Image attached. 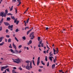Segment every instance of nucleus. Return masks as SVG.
Masks as SVG:
<instances>
[{"instance_id":"obj_1","label":"nucleus","mask_w":73,"mask_h":73,"mask_svg":"<svg viewBox=\"0 0 73 73\" xmlns=\"http://www.w3.org/2000/svg\"><path fill=\"white\" fill-rule=\"evenodd\" d=\"M26 69H28L29 70H31V69H32V62H30V66H29V64H27V66H26Z\"/></svg>"},{"instance_id":"obj_2","label":"nucleus","mask_w":73,"mask_h":73,"mask_svg":"<svg viewBox=\"0 0 73 73\" xmlns=\"http://www.w3.org/2000/svg\"><path fill=\"white\" fill-rule=\"evenodd\" d=\"M12 60L13 61V62H15V63H17V64H19V62H21L19 58H18L17 59H12Z\"/></svg>"},{"instance_id":"obj_3","label":"nucleus","mask_w":73,"mask_h":73,"mask_svg":"<svg viewBox=\"0 0 73 73\" xmlns=\"http://www.w3.org/2000/svg\"><path fill=\"white\" fill-rule=\"evenodd\" d=\"M30 37H31L30 38L31 40H33L35 37V36H34V34L33 33H32L30 35Z\"/></svg>"},{"instance_id":"obj_4","label":"nucleus","mask_w":73,"mask_h":73,"mask_svg":"<svg viewBox=\"0 0 73 73\" xmlns=\"http://www.w3.org/2000/svg\"><path fill=\"white\" fill-rule=\"evenodd\" d=\"M8 67V66H4L1 67V71H3V69H7Z\"/></svg>"},{"instance_id":"obj_5","label":"nucleus","mask_w":73,"mask_h":73,"mask_svg":"<svg viewBox=\"0 0 73 73\" xmlns=\"http://www.w3.org/2000/svg\"><path fill=\"white\" fill-rule=\"evenodd\" d=\"M13 25H12L11 26L9 25V26L8 28L9 29H10L11 31H12L13 30Z\"/></svg>"},{"instance_id":"obj_6","label":"nucleus","mask_w":73,"mask_h":73,"mask_svg":"<svg viewBox=\"0 0 73 73\" xmlns=\"http://www.w3.org/2000/svg\"><path fill=\"white\" fill-rule=\"evenodd\" d=\"M0 16H1L2 17H3L4 16V12H1L0 14Z\"/></svg>"},{"instance_id":"obj_7","label":"nucleus","mask_w":73,"mask_h":73,"mask_svg":"<svg viewBox=\"0 0 73 73\" xmlns=\"http://www.w3.org/2000/svg\"><path fill=\"white\" fill-rule=\"evenodd\" d=\"M4 24L6 25V26H8V25H9V23H8L7 22H4Z\"/></svg>"},{"instance_id":"obj_8","label":"nucleus","mask_w":73,"mask_h":73,"mask_svg":"<svg viewBox=\"0 0 73 73\" xmlns=\"http://www.w3.org/2000/svg\"><path fill=\"white\" fill-rule=\"evenodd\" d=\"M13 46L14 48H15V50H16V46L15 45L14 42L13 43Z\"/></svg>"},{"instance_id":"obj_9","label":"nucleus","mask_w":73,"mask_h":73,"mask_svg":"<svg viewBox=\"0 0 73 73\" xmlns=\"http://www.w3.org/2000/svg\"><path fill=\"white\" fill-rule=\"evenodd\" d=\"M33 29V27H32V29H31L29 31H27V35H28V34H29V33H30V32H31V31H32V29Z\"/></svg>"},{"instance_id":"obj_10","label":"nucleus","mask_w":73,"mask_h":73,"mask_svg":"<svg viewBox=\"0 0 73 73\" xmlns=\"http://www.w3.org/2000/svg\"><path fill=\"white\" fill-rule=\"evenodd\" d=\"M53 50H54V54H56V52H57V51L56 50H55V49L54 48H53Z\"/></svg>"},{"instance_id":"obj_11","label":"nucleus","mask_w":73,"mask_h":73,"mask_svg":"<svg viewBox=\"0 0 73 73\" xmlns=\"http://www.w3.org/2000/svg\"><path fill=\"white\" fill-rule=\"evenodd\" d=\"M10 51H11V52H12V53H15V51H13V50L12 49H10Z\"/></svg>"},{"instance_id":"obj_12","label":"nucleus","mask_w":73,"mask_h":73,"mask_svg":"<svg viewBox=\"0 0 73 73\" xmlns=\"http://www.w3.org/2000/svg\"><path fill=\"white\" fill-rule=\"evenodd\" d=\"M10 20H11V18L8 17L7 18V21H9Z\"/></svg>"},{"instance_id":"obj_13","label":"nucleus","mask_w":73,"mask_h":73,"mask_svg":"<svg viewBox=\"0 0 73 73\" xmlns=\"http://www.w3.org/2000/svg\"><path fill=\"white\" fill-rule=\"evenodd\" d=\"M55 65H56L55 64H53L52 66V68L53 69L55 68Z\"/></svg>"},{"instance_id":"obj_14","label":"nucleus","mask_w":73,"mask_h":73,"mask_svg":"<svg viewBox=\"0 0 73 73\" xmlns=\"http://www.w3.org/2000/svg\"><path fill=\"white\" fill-rule=\"evenodd\" d=\"M49 59L51 62H52V56H49Z\"/></svg>"},{"instance_id":"obj_15","label":"nucleus","mask_w":73,"mask_h":73,"mask_svg":"<svg viewBox=\"0 0 73 73\" xmlns=\"http://www.w3.org/2000/svg\"><path fill=\"white\" fill-rule=\"evenodd\" d=\"M14 52H15V53H16V54H18V53H19V51H18L16 50H15Z\"/></svg>"},{"instance_id":"obj_16","label":"nucleus","mask_w":73,"mask_h":73,"mask_svg":"<svg viewBox=\"0 0 73 73\" xmlns=\"http://www.w3.org/2000/svg\"><path fill=\"white\" fill-rule=\"evenodd\" d=\"M4 19L3 18H2L1 20L0 21V23L1 24V23H2L3 22V20Z\"/></svg>"},{"instance_id":"obj_17","label":"nucleus","mask_w":73,"mask_h":73,"mask_svg":"<svg viewBox=\"0 0 73 73\" xmlns=\"http://www.w3.org/2000/svg\"><path fill=\"white\" fill-rule=\"evenodd\" d=\"M52 52H51L50 53H49L50 56H53V54L52 53Z\"/></svg>"},{"instance_id":"obj_18","label":"nucleus","mask_w":73,"mask_h":73,"mask_svg":"<svg viewBox=\"0 0 73 73\" xmlns=\"http://www.w3.org/2000/svg\"><path fill=\"white\" fill-rule=\"evenodd\" d=\"M13 6H12L11 9V7H9V9H10V11H12V9H13Z\"/></svg>"},{"instance_id":"obj_19","label":"nucleus","mask_w":73,"mask_h":73,"mask_svg":"<svg viewBox=\"0 0 73 73\" xmlns=\"http://www.w3.org/2000/svg\"><path fill=\"white\" fill-rule=\"evenodd\" d=\"M26 63H27V64H29V62H30V61L29 60H27L26 61H25Z\"/></svg>"},{"instance_id":"obj_20","label":"nucleus","mask_w":73,"mask_h":73,"mask_svg":"<svg viewBox=\"0 0 73 73\" xmlns=\"http://www.w3.org/2000/svg\"><path fill=\"white\" fill-rule=\"evenodd\" d=\"M3 37H1L0 38V42L2 41L3 40Z\"/></svg>"},{"instance_id":"obj_21","label":"nucleus","mask_w":73,"mask_h":73,"mask_svg":"<svg viewBox=\"0 0 73 73\" xmlns=\"http://www.w3.org/2000/svg\"><path fill=\"white\" fill-rule=\"evenodd\" d=\"M4 44V42H2L1 44H0V46H3V45Z\"/></svg>"},{"instance_id":"obj_22","label":"nucleus","mask_w":73,"mask_h":73,"mask_svg":"<svg viewBox=\"0 0 73 73\" xmlns=\"http://www.w3.org/2000/svg\"><path fill=\"white\" fill-rule=\"evenodd\" d=\"M11 18L13 19V20H15V17L11 16Z\"/></svg>"},{"instance_id":"obj_23","label":"nucleus","mask_w":73,"mask_h":73,"mask_svg":"<svg viewBox=\"0 0 73 73\" xmlns=\"http://www.w3.org/2000/svg\"><path fill=\"white\" fill-rule=\"evenodd\" d=\"M12 73H16L17 72H15V70H13L12 71Z\"/></svg>"},{"instance_id":"obj_24","label":"nucleus","mask_w":73,"mask_h":73,"mask_svg":"<svg viewBox=\"0 0 73 73\" xmlns=\"http://www.w3.org/2000/svg\"><path fill=\"white\" fill-rule=\"evenodd\" d=\"M7 15H8V16H12V14L11 13H9L7 14Z\"/></svg>"},{"instance_id":"obj_25","label":"nucleus","mask_w":73,"mask_h":73,"mask_svg":"<svg viewBox=\"0 0 73 73\" xmlns=\"http://www.w3.org/2000/svg\"><path fill=\"white\" fill-rule=\"evenodd\" d=\"M66 30L65 29H63V31H62V33H65V31Z\"/></svg>"},{"instance_id":"obj_26","label":"nucleus","mask_w":73,"mask_h":73,"mask_svg":"<svg viewBox=\"0 0 73 73\" xmlns=\"http://www.w3.org/2000/svg\"><path fill=\"white\" fill-rule=\"evenodd\" d=\"M8 42H11V39L9 38L8 40Z\"/></svg>"},{"instance_id":"obj_27","label":"nucleus","mask_w":73,"mask_h":73,"mask_svg":"<svg viewBox=\"0 0 73 73\" xmlns=\"http://www.w3.org/2000/svg\"><path fill=\"white\" fill-rule=\"evenodd\" d=\"M41 63L42 64V65H45V63H43V61H42V60L41 61Z\"/></svg>"},{"instance_id":"obj_28","label":"nucleus","mask_w":73,"mask_h":73,"mask_svg":"<svg viewBox=\"0 0 73 73\" xmlns=\"http://www.w3.org/2000/svg\"><path fill=\"white\" fill-rule=\"evenodd\" d=\"M39 64H40V61L37 60V66H38V65H39Z\"/></svg>"},{"instance_id":"obj_29","label":"nucleus","mask_w":73,"mask_h":73,"mask_svg":"<svg viewBox=\"0 0 73 73\" xmlns=\"http://www.w3.org/2000/svg\"><path fill=\"white\" fill-rule=\"evenodd\" d=\"M22 47V45H20L19 46L18 48L19 49H20V48H21Z\"/></svg>"},{"instance_id":"obj_30","label":"nucleus","mask_w":73,"mask_h":73,"mask_svg":"<svg viewBox=\"0 0 73 73\" xmlns=\"http://www.w3.org/2000/svg\"><path fill=\"white\" fill-rule=\"evenodd\" d=\"M15 40L17 41V42H19V40H17V38L16 37H15Z\"/></svg>"},{"instance_id":"obj_31","label":"nucleus","mask_w":73,"mask_h":73,"mask_svg":"<svg viewBox=\"0 0 73 73\" xmlns=\"http://www.w3.org/2000/svg\"><path fill=\"white\" fill-rule=\"evenodd\" d=\"M5 13L6 14H7L8 13V10H5Z\"/></svg>"},{"instance_id":"obj_32","label":"nucleus","mask_w":73,"mask_h":73,"mask_svg":"<svg viewBox=\"0 0 73 73\" xmlns=\"http://www.w3.org/2000/svg\"><path fill=\"white\" fill-rule=\"evenodd\" d=\"M22 38L24 40H25L26 39V38H25V36H24L23 37H22Z\"/></svg>"},{"instance_id":"obj_33","label":"nucleus","mask_w":73,"mask_h":73,"mask_svg":"<svg viewBox=\"0 0 73 73\" xmlns=\"http://www.w3.org/2000/svg\"><path fill=\"white\" fill-rule=\"evenodd\" d=\"M45 60L46 61H48V59H47V57L46 56H45Z\"/></svg>"},{"instance_id":"obj_34","label":"nucleus","mask_w":73,"mask_h":73,"mask_svg":"<svg viewBox=\"0 0 73 73\" xmlns=\"http://www.w3.org/2000/svg\"><path fill=\"white\" fill-rule=\"evenodd\" d=\"M40 38H40V37H38V40L39 41H40Z\"/></svg>"},{"instance_id":"obj_35","label":"nucleus","mask_w":73,"mask_h":73,"mask_svg":"<svg viewBox=\"0 0 73 73\" xmlns=\"http://www.w3.org/2000/svg\"><path fill=\"white\" fill-rule=\"evenodd\" d=\"M32 42V40H30L29 41V44H31Z\"/></svg>"},{"instance_id":"obj_36","label":"nucleus","mask_w":73,"mask_h":73,"mask_svg":"<svg viewBox=\"0 0 73 73\" xmlns=\"http://www.w3.org/2000/svg\"><path fill=\"white\" fill-rule=\"evenodd\" d=\"M49 66V62H48L47 63V66Z\"/></svg>"},{"instance_id":"obj_37","label":"nucleus","mask_w":73,"mask_h":73,"mask_svg":"<svg viewBox=\"0 0 73 73\" xmlns=\"http://www.w3.org/2000/svg\"><path fill=\"white\" fill-rule=\"evenodd\" d=\"M19 69L20 70H22L23 69H22V68H21V67H19Z\"/></svg>"},{"instance_id":"obj_38","label":"nucleus","mask_w":73,"mask_h":73,"mask_svg":"<svg viewBox=\"0 0 73 73\" xmlns=\"http://www.w3.org/2000/svg\"><path fill=\"white\" fill-rule=\"evenodd\" d=\"M56 49L57 51V52H56V54H57V53H58V48H56Z\"/></svg>"},{"instance_id":"obj_39","label":"nucleus","mask_w":73,"mask_h":73,"mask_svg":"<svg viewBox=\"0 0 73 73\" xmlns=\"http://www.w3.org/2000/svg\"><path fill=\"white\" fill-rule=\"evenodd\" d=\"M21 4V2H19V4L18 5H17V6H19L20 5V4Z\"/></svg>"},{"instance_id":"obj_40","label":"nucleus","mask_w":73,"mask_h":73,"mask_svg":"<svg viewBox=\"0 0 73 73\" xmlns=\"http://www.w3.org/2000/svg\"><path fill=\"white\" fill-rule=\"evenodd\" d=\"M33 64L34 66H35V62L34 61V60H33Z\"/></svg>"},{"instance_id":"obj_41","label":"nucleus","mask_w":73,"mask_h":73,"mask_svg":"<svg viewBox=\"0 0 73 73\" xmlns=\"http://www.w3.org/2000/svg\"><path fill=\"white\" fill-rule=\"evenodd\" d=\"M27 29H29V27H25V30H26Z\"/></svg>"},{"instance_id":"obj_42","label":"nucleus","mask_w":73,"mask_h":73,"mask_svg":"<svg viewBox=\"0 0 73 73\" xmlns=\"http://www.w3.org/2000/svg\"><path fill=\"white\" fill-rule=\"evenodd\" d=\"M19 23V21H18L16 22V24L17 25H18V24Z\"/></svg>"},{"instance_id":"obj_43","label":"nucleus","mask_w":73,"mask_h":73,"mask_svg":"<svg viewBox=\"0 0 73 73\" xmlns=\"http://www.w3.org/2000/svg\"><path fill=\"white\" fill-rule=\"evenodd\" d=\"M8 32H9V31H8V29H6V33H8Z\"/></svg>"},{"instance_id":"obj_44","label":"nucleus","mask_w":73,"mask_h":73,"mask_svg":"<svg viewBox=\"0 0 73 73\" xmlns=\"http://www.w3.org/2000/svg\"><path fill=\"white\" fill-rule=\"evenodd\" d=\"M41 43H42V40H41L40 42H39V44H42Z\"/></svg>"},{"instance_id":"obj_45","label":"nucleus","mask_w":73,"mask_h":73,"mask_svg":"<svg viewBox=\"0 0 73 73\" xmlns=\"http://www.w3.org/2000/svg\"><path fill=\"white\" fill-rule=\"evenodd\" d=\"M17 19H16L14 21V23H16V22L17 21Z\"/></svg>"},{"instance_id":"obj_46","label":"nucleus","mask_w":73,"mask_h":73,"mask_svg":"<svg viewBox=\"0 0 73 73\" xmlns=\"http://www.w3.org/2000/svg\"><path fill=\"white\" fill-rule=\"evenodd\" d=\"M6 36L7 38H9L10 36L9 35H6Z\"/></svg>"},{"instance_id":"obj_47","label":"nucleus","mask_w":73,"mask_h":73,"mask_svg":"<svg viewBox=\"0 0 73 73\" xmlns=\"http://www.w3.org/2000/svg\"><path fill=\"white\" fill-rule=\"evenodd\" d=\"M29 18H28L27 22V23H28V22H29Z\"/></svg>"},{"instance_id":"obj_48","label":"nucleus","mask_w":73,"mask_h":73,"mask_svg":"<svg viewBox=\"0 0 73 73\" xmlns=\"http://www.w3.org/2000/svg\"><path fill=\"white\" fill-rule=\"evenodd\" d=\"M19 29H17L16 30V32H18V31Z\"/></svg>"},{"instance_id":"obj_49","label":"nucleus","mask_w":73,"mask_h":73,"mask_svg":"<svg viewBox=\"0 0 73 73\" xmlns=\"http://www.w3.org/2000/svg\"><path fill=\"white\" fill-rule=\"evenodd\" d=\"M6 70H7V72H9V68H7L6 69Z\"/></svg>"},{"instance_id":"obj_50","label":"nucleus","mask_w":73,"mask_h":73,"mask_svg":"<svg viewBox=\"0 0 73 73\" xmlns=\"http://www.w3.org/2000/svg\"><path fill=\"white\" fill-rule=\"evenodd\" d=\"M38 71H39V72H42V70L41 69H39L38 70Z\"/></svg>"},{"instance_id":"obj_51","label":"nucleus","mask_w":73,"mask_h":73,"mask_svg":"<svg viewBox=\"0 0 73 73\" xmlns=\"http://www.w3.org/2000/svg\"><path fill=\"white\" fill-rule=\"evenodd\" d=\"M2 31V27H0V31Z\"/></svg>"},{"instance_id":"obj_52","label":"nucleus","mask_w":73,"mask_h":73,"mask_svg":"<svg viewBox=\"0 0 73 73\" xmlns=\"http://www.w3.org/2000/svg\"><path fill=\"white\" fill-rule=\"evenodd\" d=\"M15 12L16 13H17V9H16V8H15Z\"/></svg>"},{"instance_id":"obj_53","label":"nucleus","mask_w":73,"mask_h":73,"mask_svg":"<svg viewBox=\"0 0 73 73\" xmlns=\"http://www.w3.org/2000/svg\"><path fill=\"white\" fill-rule=\"evenodd\" d=\"M4 16L5 17H6V13H4Z\"/></svg>"},{"instance_id":"obj_54","label":"nucleus","mask_w":73,"mask_h":73,"mask_svg":"<svg viewBox=\"0 0 73 73\" xmlns=\"http://www.w3.org/2000/svg\"><path fill=\"white\" fill-rule=\"evenodd\" d=\"M13 1V3H14V2H15V3L16 1V0H12Z\"/></svg>"},{"instance_id":"obj_55","label":"nucleus","mask_w":73,"mask_h":73,"mask_svg":"<svg viewBox=\"0 0 73 73\" xmlns=\"http://www.w3.org/2000/svg\"><path fill=\"white\" fill-rule=\"evenodd\" d=\"M40 57H38V60L37 61H40Z\"/></svg>"},{"instance_id":"obj_56","label":"nucleus","mask_w":73,"mask_h":73,"mask_svg":"<svg viewBox=\"0 0 73 73\" xmlns=\"http://www.w3.org/2000/svg\"><path fill=\"white\" fill-rule=\"evenodd\" d=\"M38 46L39 47V48H40V47H41V45L39 44L38 45Z\"/></svg>"},{"instance_id":"obj_57","label":"nucleus","mask_w":73,"mask_h":73,"mask_svg":"<svg viewBox=\"0 0 73 73\" xmlns=\"http://www.w3.org/2000/svg\"><path fill=\"white\" fill-rule=\"evenodd\" d=\"M41 44V46L42 47H43V46H44V44L43 43H42Z\"/></svg>"},{"instance_id":"obj_58","label":"nucleus","mask_w":73,"mask_h":73,"mask_svg":"<svg viewBox=\"0 0 73 73\" xmlns=\"http://www.w3.org/2000/svg\"><path fill=\"white\" fill-rule=\"evenodd\" d=\"M56 59H54V62L55 63V62H56Z\"/></svg>"},{"instance_id":"obj_59","label":"nucleus","mask_w":73,"mask_h":73,"mask_svg":"<svg viewBox=\"0 0 73 73\" xmlns=\"http://www.w3.org/2000/svg\"><path fill=\"white\" fill-rule=\"evenodd\" d=\"M13 69H16V67H14L13 68Z\"/></svg>"},{"instance_id":"obj_60","label":"nucleus","mask_w":73,"mask_h":73,"mask_svg":"<svg viewBox=\"0 0 73 73\" xmlns=\"http://www.w3.org/2000/svg\"><path fill=\"white\" fill-rule=\"evenodd\" d=\"M59 72H62V70H59Z\"/></svg>"},{"instance_id":"obj_61","label":"nucleus","mask_w":73,"mask_h":73,"mask_svg":"<svg viewBox=\"0 0 73 73\" xmlns=\"http://www.w3.org/2000/svg\"><path fill=\"white\" fill-rule=\"evenodd\" d=\"M48 29H49V28L47 27L46 28V30H48Z\"/></svg>"},{"instance_id":"obj_62","label":"nucleus","mask_w":73,"mask_h":73,"mask_svg":"<svg viewBox=\"0 0 73 73\" xmlns=\"http://www.w3.org/2000/svg\"><path fill=\"white\" fill-rule=\"evenodd\" d=\"M43 53H45H45H46V51H44Z\"/></svg>"},{"instance_id":"obj_63","label":"nucleus","mask_w":73,"mask_h":73,"mask_svg":"<svg viewBox=\"0 0 73 73\" xmlns=\"http://www.w3.org/2000/svg\"><path fill=\"white\" fill-rule=\"evenodd\" d=\"M26 48L27 50H29V48L28 47H27Z\"/></svg>"},{"instance_id":"obj_64","label":"nucleus","mask_w":73,"mask_h":73,"mask_svg":"<svg viewBox=\"0 0 73 73\" xmlns=\"http://www.w3.org/2000/svg\"><path fill=\"white\" fill-rule=\"evenodd\" d=\"M9 48H12V46H9Z\"/></svg>"}]
</instances>
